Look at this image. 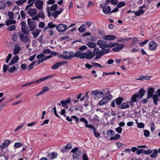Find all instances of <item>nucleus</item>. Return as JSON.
Masks as SVG:
<instances>
[{"instance_id":"obj_1","label":"nucleus","mask_w":160,"mask_h":160,"mask_svg":"<svg viewBox=\"0 0 160 160\" xmlns=\"http://www.w3.org/2000/svg\"><path fill=\"white\" fill-rule=\"evenodd\" d=\"M27 21L29 30L31 31H33L36 27V24L35 22L34 21H32L31 18H28Z\"/></svg>"},{"instance_id":"obj_2","label":"nucleus","mask_w":160,"mask_h":160,"mask_svg":"<svg viewBox=\"0 0 160 160\" xmlns=\"http://www.w3.org/2000/svg\"><path fill=\"white\" fill-rule=\"evenodd\" d=\"M72 152H73V158L77 159L79 158L82 154V152L78 150V148L77 147L72 149Z\"/></svg>"},{"instance_id":"obj_3","label":"nucleus","mask_w":160,"mask_h":160,"mask_svg":"<svg viewBox=\"0 0 160 160\" xmlns=\"http://www.w3.org/2000/svg\"><path fill=\"white\" fill-rule=\"evenodd\" d=\"M101 50H99V48L98 47L95 48L93 51V53L94 56H95L94 59H97L100 58L102 56V53L101 52Z\"/></svg>"},{"instance_id":"obj_4","label":"nucleus","mask_w":160,"mask_h":160,"mask_svg":"<svg viewBox=\"0 0 160 160\" xmlns=\"http://www.w3.org/2000/svg\"><path fill=\"white\" fill-rule=\"evenodd\" d=\"M64 9L61 8L58 11L56 10L48 14V17H50V16L53 17L54 18H56L63 11Z\"/></svg>"},{"instance_id":"obj_5","label":"nucleus","mask_w":160,"mask_h":160,"mask_svg":"<svg viewBox=\"0 0 160 160\" xmlns=\"http://www.w3.org/2000/svg\"><path fill=\"white\" fill-rule=\"evenodd\" d=\"M91 95H94L95 99H98L104 96V93L102 91H98L97 90L92 91Z\"/></svg>"},{"instance_id":"obj_6","label":"nucleus","mask_w":160,"mask_h":160,"mask_svg":"<svg viewBox=\"0 0 160 160\" xmlns=\"http://www.w3.org/2000/svg\"><path fill=\"white\" fill-rule=\"evenodd\" d=\"M68 29L66 25L64 24H60L56 27V29L58 32H63Z\"/></svg>"},{"instance_id":"obj_7","label":"nucleus","mask_w":160,"mask_h":160,"mask_svg":"<svg viewBox=\"0 0 160 160\" xmlns=\"http://www.w3.org/2000/svg\"><path fill=\"white\" fill-rule=\"evenodd\" d=\"M94 57L93 52H92L90 50H88L87 52L84 53V56L82 58H86L87 59H91Z\"/></svg>"},{"instance_id":"obj_8","label":"nucleus","mask_w":160,"mask_h":160,"mask_svg":"<svg viewBox=\"0 0 160 160\" xmlns=\"http://www.w3.org/2000/svg\"><path fill=\"white\" fill-rule=\"evenodd\" d=\"M97 44L101 48L104 49L108 48V44L104 40H99L97 42Z\"/></svg>"},{"instance_id":"obj_9","label":"nucleus","mask_w":160,"mask_h":160,"mask_svg":"<svg viewBox=\"0 0 160 160\" xmlns=\"http://www.w3.org/2000/svg\"><path fill=\"white\" fill-rule=\"evenodd\" d=\"M71 101V100L70 98H68L65 100L61 101V105L64 108H67V106L70 102Z\"/></svg>"},{"instance_id":"obj_10","label":"nucleus","mask_w":160,"mask_h":160,"mask_svg":"<svg viewBox=\"0 0 160 160\" xmlns=\"http://www.w3.org/2000/svg\"><path fill=\"white\" fill-rule=\"evenodd\" d=\"M84 56V53H83V51H80L79 50L78 51L74 54H73L72 57L73 58L75 57H78L80 59H84V58H82Z\"/></svg>"},{"instance_id":"obj_11","label":"nucleus","mask_w":160,"mask_h":160,"mask_svg":"<svg viewBox=\"0 0 160 160\" xmlns=\"http://www.w3.org/2000/svg\"><path fill=\"white\" fill-rule=\"evenodd\" d=\"M35 3V5L39 9H42L43 6V1L40 0H36Z\"/></svg>"},{"instance_id":"obj_12","label":"nucleus","mask_w":160,"mask_h":160,"mask_svg":"<svg viewBox=\"0 0 160 160\" xmlns=\"http://www.w3.org/2000/svg\"><path fill=\"white\" fill-rule=\"evenodd\" d=\"M148 47L150 49L154 50L156 49L157 44L154 41H152L149 42Z\"/></svg>"},{"instance_id":"obj_13","label":"nucleus","mask_w":160,"mask_h":160,"mask_svg":"<svg viewBox=\"0 0 160 160\" xmlns=\"http://www.w3.org/2000/svg\"><path fill=\"white\" fill-rule=\"evenodd\" d=\"M109 100V97L108 96H105L99 102L98 105L101 106L106 104L108 102Z\"/></svg>"},{"instance_id":"obj_14","label":"nucleus","mask_w":160,"mask_h":160,"mask_svg":"<svg viewBox=\"0 0 160 160\" xmlns=\"http://www.w3.org/2000/svg\"><path fill=\"white\" fill-rule=\"evenodd\" d=\"M20 38L21 41L23 42H28L29 40V38L28 36L23 33L20 35Z\"/></svg>"},{"instance_id":"obj_15","label":"nucleus","mask_w":160,"mask_h":160,"mask_svg":"<svg viewBox=\"0 0 160 160\" xmlns=\"http://www.w3.org/2000/svg\"><path fill=\"white\" fill-rule=\"evenodd\" d=\"M28 13L31 17L35 16L37 13V10L36 8H29L28 11Z\"/></svg>"},{"instance_id":"obj_16","label":"nucleus","mask_w":160,"mask_h":160,"mask_svg":"<svg viewBox=\"0 0 160 160\" xmlns=\"http://www.w3.org/2000/svg\"><path fill=\"white\" fill-rule=\"evenodd\" d=\"M88 127L89 128H90L92 129V130L93 132L94 135L95 137L98 138L100 137V133L99 132H96V128L94 126L92 125V126H90V127Z\"/></svg>"},{"instance_id":"obj_17","label":"nucleus","mask_w":160,"mask_h":160,"mask_svg":"<svg viewBox=\"0 0 160 160\" xmlns=\"http://www.w3.org/2000/svg\"><path fill=\"white\" fill-rule=\"evenodd\" d=\"M154 91L153 88H149L147 90V98L149 99L153 97L152 94Z\"/></svg>"},{"instance_id":"obj_18","label":"nucleus","mask_w":160,"mask_h":160,"mask_svg":"<svg viewBox=\"0 0 160 160\" xmlns=\"http://www.w3.org/2000/svg\"><path fill=\"white\" fill-rule=\"evenodd\" d=\"M54 76V75H50V76H48L44 77L43 78H40V79H38L37 80H36L35 81H32V83L33 84H34V83H39V82H41L44 81L50 78H51L52 76Z\"/></svg>"},{"instance_id":"obj_19","label":"nucleus","mask_w":160,"mask_h":160,"mask_svg":"<svg viewBox=\"0 0 160 160\" xmlns=\"http://www.w3.org/2000/svg\"><path fill=\"white\" fill-rule=\"evenodd\" d=\"M102 38L104 39L108 40H112L115 39V37L112 35H106L102 37Z\"/></svg>"},{"instance_id":"obj_20","label":"nucleus","mask_w":160,"mask_h":160,"mask_svg":"<svg viewBox=\"0 0 160 160\" xmlns=\"http://www.w3.org/2000/svg\"><path fill=\"white\" fill-rule=\"evenodd\" d=\"M146 92V91L144 89H141L138 92V93L137 94L138 98L139 99L142 98L145 94Z\"/></svg>"},{"instance_id":"obj_21","label":"nucleus","mask_w":160,"mask_h":160,"mask_svg":"<svg viewBox=\"0 0 160 160\" xmlns=\"http://www.w3.org/2000/svg\"><path fill=\"white\" fill-rule=\"evenodd\" d=\"M152 150V153L150 155V157L152 158H157L158 154V151L156 149H153Z\"/></svg>"},{"instance_id":"obj_22","label":"nucleus","mask_w":160,"mask_h":160,"mask_svg":"<svg viewBox=\"0 0 160 160\" xmlns=\"http://www.w3.org/2000/svg\"><path fill=\"white\" fill-rule=\"evenodd\" d=\"M124 46L123 44H121L120 45H118L115 47L113 48L112 50L114 52H118L122 49Z\"/></svg>"},{"instance_id":"obj_23","label":"nucleus","mask_w":160,"mask_h":160,"mask_svg":"<svg viewBox=\"0 0 160 160\" xmlns=\"http://www.w3.org/2000/svg\"><path fill=\"white\" fill-rule=\"evenodd\" d=\"M110 2L113 5H116L118 2V0H107L104 2V5H108Z\"/></svg>"},{"instance_id":"obj_24","label":"nucleus","mask_w":160,"mask_h":160,"mask_svg":"<svg viewBox=\"0 0 160 160\" xmlns=\"http://www.w3.org/2000/svg\"><path fill=\"white\" fill-rule=\"evenodd\" d=\"M57 155L56 153L53 152L52 154L49 153L47 155V157L50 160L56 158Z\"/></svg>"},{"instance_id":"obj_25","label":"nucleus","mask_w":160,"mask_h":160,"mask_svg":"<svg viewBox=\"0 0 160 160\" xmlns=\"http://www.w3.org/2000/svg\"><path fill=\"white\" fill-rule=\"evenodd\" d=\"M41 31V30L38 29H35L34 31H32V33L34 38H37L40 33Z\"/></svg>"},{"instance_id":"obj_26","label":"nucleus","mask_w":160,"mask_h":160,"mask_svg":"<svg viewBox=\"0 0 160 160\" xmlns=\"http://www.w3.org/2000/svg\"><path fill=\"white\" fill-rule=\"evenodd\" d=\"M18 59L19 58L18 56H16L15 57L13 58L9 63V65L11 66L13 64L15 63L18 61Z\"/></svg>"},{"instance_id":"obj_27","label":"nucleus","mask_w":160,"mask_h":160,"mask_svg":"<svg viewBox=\"0 0 160 160\" xmlns=\"http://www.w3.org/2000/svg\"><path fill=\"white\" fill-rule=\"evenodd\" d=\"M111 10V8L109 6H105L102 9L103 13L105 14H107L110 12Z\"/></svg>"},{"instance_id":"obj_28","label":"nucleus","mask_w":160,"mask_h":160,"mask_svg":"<svg viewBox=\"0 0 160 160\" xmlns=\"http://www.w3.org/2000/svg\"><path fill=\"white\" fill-rule=\"evenodd\" d=\"M20 46L18 45H15V48L14 49V52L13 54L14 55L17 54H18L20 52Z\"/></svg>"},{"instance_id":"obj_29","label":"nucleus","mask_w":160,"mask_h":160,"mask_svg":"<svg viewBox=\"0 0 160 160\" xmlns=\"http://www.w3.org/2000/svg\"><path fill=\"white\" fill-rule=\"evenodd\" d=\"M36 0H28V3L29 4L25 8V11L28 10L29 8L32 6Z\"/></svg>"},{"instance_id":"obj_30","label":"nucleus","mask_w":160,"mask_h":160,"mask_svg":"<svg viewBox=\"0 0 160 160\" xmlns=\"http://www.w3.org/2000/svg\"><path fill=\"white\" fill-rule=\"evenodd\" d=\"M80 121L83 122L85 123V127L87 128H88V127H90V126H92V125L91 124H89L88 125V122L87 119H85V118H81L80 119Z\"/></svg>"},{"instance_id":"obj_31","label":"nucleus","mask_w":160,"mask_h":160,"mask_svg":"<svg viewBox=\"0 0 160 160\" xmlns=\"http://www.w3.org/2000/svg\"><path fill=\"white\" fill-rule=\"evenodd\" d=\"M21 29L22 32L26 34H29V30L27 28V26L21 27Z\"/></svg>"},{"instance_id":"obj_32","label":"nucleus","mask_w":160,"mask_h":160,"mask_svg":"<svg viewBox=\"0 0 160 160\" xmlns=\"http://www.w3.org/2000/svg\"><path fill=\"white\" fill-rule=\"evenodd\" d=\"M123 98L122 97H119L115 100V103L117 105H120L122 103Z\"/></svg>"},{"instance_id":"obj_33","label":"nucleus","mask_w":160,"mask_h":160,"mask_svg":"<svg viewBox=\"0 0 160 160\" xmlns=\"http://www.w3.org/2000/svg\"><path fill=\"white\" fill-rule=\"evenodd\" d=\"M16 22L15 20H10V19H8L5 22V24L7 26H9L12 24H15Z\"/></svg>"},{"instance_id":"obj_34","label":"nucleus","mask_w":160,"mask_h":160,"mask_svg":"<svg viewBox=\"0 0 160 160\" xmlns=\"http://www.w3.org/2000/svg\"><path fill=\"white\" fill-rule=\"evenodd\" d=\"M153 101V103L154 104L157 105V101L159 100V98L157 95H153V97H152Z\"/></svg>"},{"instance_id":"obj_35","label":"nucleus","mask_w":160,"mask_h":160,"mask_svg":"<svg viewBox=\"0 0 160 160\" xmlns=\"http://www.w3.org/2000/svg\"><path fill=\"white\" fill-rule=\"evenodd\" d=\"M63 53L64 54L65 56H68L70 58V59L73 58L72 55L73 54V52L72 51L71 52H68L65 51L63 52Z\"/></svg>"},{"instance_id":"obj_36","label":"nucleus","mask_w":160,"mask_h":160,"mask_svg":"<svg viewBox=\"0 0 160 160\" xmlns=\"http://www.w3.org/2000/svg\"><path fill=\"white\" fill-rule=\"evenodd\" d=\"M129 107V106L127 102L122 103L121 105V108L122 109H127Z\"/></svg>"},{"instance_id":"obj_37","label":"nucleus","mask_w":160,"mask_h":160,"mask_svg":"<svg viewBox=\"0 0 160 160\" xmlns=\"http://www.w3.org/2000/svg\"><path fill=\"white\" fill-rule=\"evenodd\" d=\"M151 78V77L150 76H140L139 77V78L137 79L139 80H142L144 79L146 80H149Z\"/></svg>"},{"instance_id":"obj_38","label":"nucleus","mask_w":160,"mask_h":160,"mask_svg":"<svg viewBox=\"0 0 160 160\" xmlns=\"http://www.w3.org/2000/svg\"><path fill=\"white\" fill-rule=\"evenodd\" d=\"M86 29V26L85 24L81 25L78 28V30L81 32H83Z\"/></svg>"},{"instance_id":"obj_39","label":"nucleus","mask_w":160,"mask_h":160,"mask_svg":"<svg viewBox=\"0 0 160 160\" xmlns=\"http://www.w3.org/2000/svg\"><path fill=\"white\" fill-rule=\"evenodd\" d=\"M144 13V11L142 9H140L139 10L135 12V14L136 16H139L141 14H143Z\"/></svg>"},{"instance_id":"obj_40","label":"nucleus","mask_w":160,"mask_h":160,"mask_svg":"<svg viewBox=\"0 0 160 160\" xmlns=\"http://www.w3.org/2000/svg\"><path fill=\"white\" fill-rule=\"evenodd\" d=\"M6 5V3L3 1H0V9H4Z\"/></svg>"},{"instance_id":"obj_41","label":"nucleus","mask_w":160,"mask_h":160,"mask_svg":"<svg viewBox=\"0 0 160 160\" xmlns=\"http://www.w3.org/2000/svg\"><path fill=\"white\" fill-rule=\"evenodd\" d=\"M87 45L89 48H93L96 47V44L93 42H90L87 44Z\"/></svg>"},{"instance_id":"obj_42","label":"nucleus","mask_w":160,"mask_h":160,"mask_svg":"<svg viewBox=\"0 0 160 160\" xmlns=\"http://www.w3.org/2000/svg\"><path fill=\"white\" fill-rule=\"evenodd\" d=\"M142 150H143L142 151V153L145 154H151L152 152V150L150 149H148L146 150H145L143 149H142Z\"/></svg>"},{"instance_id":"obj_43","label":"nucleus","mask_w":160,"mask_h":160,"mask_svg":"<svg viewBox=\"0 0 160 160\" xmlns=\"http://www.w3.org/2000/svg\"><path fill=\"white\" fill-rule=\"evenodd\" d=\"M72 148V145L71 144H68L66 146V147H65V148L64 149H62V152H66V151L65 150L67 149H71Z\"/></svg>"},{"instance_id":"obj_44","label":"nucleus","mask_w":160,"mask_h":160,"mask_svg":"<svg viewBox=\"0 0 160 160\" xmlns=\"http://www.w3.org/2000/svg\"><path fill=\"white\" fill-rule=\"evenodd\" d=\"M16 28V26L15 25H11L9 26L7 30L8 31H11L13 30H15Z\"/></svg>"},{"instance_id":"obj_45","label":"nucleus","mask_w":160,"mask_h":160,"mask_svg":"<svg viewBox=\"0 0 160 160\" xmlns=\"http://www.w3.org/2000/svg\"><path fill=\"white\" fill-rule=\"evenodd\" d=\"M60 66V64L59 63V62H58L53 65L52 66V68L53 69H55L59 68Z\"/></svg>"},{"instance_id":"obj_46","label":"nucleus","mask_w":160,"mask_h":160,"mask_svg":"<svg viewBox=\"0 0 160 160\" xmlns=\"http://www.w3.org/2000/svg\"><path fill=\"white\" fill-rule=\"evenodd\" d=\"M138 98V96L137 95V93L133 95L131 98V100L133 102H137V98Z\"/></svg>"},{"instance_id":"obj_47","label":"nucleus","mask_w":160,"mask_h":160,"mask_svg":"<svg viewBox=\"0 0 160 160\" xmlns=\"http://www.w3.org/2000/svg\"><path fill=\"white\" fill-rule=\"evenodd\" d=\"M110 52V50L108 49H102L101 50V52L102 55H104Z\"/></svg>"},{"instance_id":"obj_48","label":"nucleus","mask_w":160,"mask_h":160,"mask_svg":"<svg viewBox=\"0 0 160 160\" xmlns=\"http://www.w3.org/2000/svg\"><path fill=\"white\" fill-rule=\"evenodd\" d=\"M58 5L57 4H53L50 8V10L52 11H56Z\"/></svg>"},{"instance_id":"obj_49","label":"nucleus","mask_w":160,"mask_h":160,"mask_svg":"<svg viewBox=\"0 0 160 160\" xmlns=\"http://www.w3.org/2000/svg\"><path fill=\"white\" fill-rule=\"evenodd\" d=\"M8 14L9 16V19L10 20L13 19V18L14 13L12 12H8Z\"/></svg>"},{"instance_id":"obj_50","label":"nucleus","mask_w":160,"mask_h":160,"mask_svg":"<svg viewBox=\"0 0 160 160\" xmlns=\"http://www.w3.org/2000/svg\"><path fill=\"white\" fill-rule=\"evenodd\" d=\"M25 11L22 10L20 12L21 16L23 19H24L25 18L26 13L25 12Z\"/></svg>"},{"instance_id":"obj_51","label":"nucleus","mask_w":160,"mask_h":160,"mask_svg":"<svg viewBox=\"0 0 160 160\" xmlns=\"http://www.w3.org/2000/svg\"><path fill=\"white\" fill-rule=\"evenodd\" d=\"M115 134V132L112 130H110L107 131L106 132V134L107 135H108L109 134L113 135Z\"/></svg>"},{"instance_id":"obj_52","label":"nucleus","mask_w":160,"mask_h":160,"mask_svg":"<svg viewBox=\"0 0 160 160\" xmlns=\"http://www.w3.org/2000/svg\"><path fill=\"white\" fill-rule=\"evenodd\" d=\"M22 145V144L21 142H18L17 143H15L14 144V146L15 148H19V147H21Z\"/></svg>"},{"instance_id":"obj_53","label":"nucleus","mask_w":160,"mask_h":160,"mask_svg":"<svg viewBox=\"0 0 160 160\" xmlns=\"http://www.w3.org/2000/svg\"><path fill=\"white\" fill-rule=\"evenodd\" d=\"M48 28L52 29L55 28L56 27V25L53 24L52 22H51L48 23Z\"/></svg>"},{"instance_id":"obj_54","label":"nucleus","mask_w":160,"mask_h":160,"mask_svg":"<svg viewBox=\"0 0 160 160\" xmlns=\"http://www.w3.org/2000/svg\"><path fill=\"white\" fill-rule=\"evenodd\" d=\"M8 65H7L5 64L3 65V71L4 72H6V71L9 69V67Z\"/></svg>"},{"instance_id":"obj_55","label":"nucleus","mask_w":160,"mask_h":160,"mask_svg":"<svg viewBox=\"0 0 160 160\" xmlns=\"http://www.w3.org/2000/svg\"><path fill=\"white\" fill-rule=\"evenodd\" d=\"M39 18H45V15L43 12H41L37 14Z\"/></svg>"},{"instance_id":"obj_56","label":"nucleus","mask_w":160,"mask_h":160,"mask_svg":"<svg viewBox=\"0 0 160 160\" xmlns=\"http://www.w3.org/2000/svg\"><path fill=\"white\" fill-rule=\"evenodd\" d=\"M132 39V38H121L120 40L119 41H122V42H124L128 41L131 40Z\"/></svg>"},{"instance_id":"obj_57","label":"nucleus","mask_w":160,"mask_h":160,"mask_svg":"<svg viewBox=\"0 0 160 160\" xmlns=\"http://www.w3.org/2000/svg\"><path fill=\"white\" fill-rule=\"evenodd\" d=\"M16 68L14 67H12L11 68H9L8 69V71L10 73H12L15 70H16Z\"/></svg>"},{"instance_id":"obj_58","label":"nucleus","mask_w":160,"mask_h":160,"mask_svg":"<svg viewBox=\"0 0 160 160\" xmlns=\"http://www.w3.org/2000/svg\"><path fill=\"white\" fill-rule=\"evenodd\" d=\"M58 57L60 58H63L64 59H67V60H69L70 59V58L68 56H65V55H60L58 56Z\"/></svg>"},{"instance_id":"obj_59","label":"nucleus","mask_w":160,"mask_h":160,"mask_svg":"<svg viewBox=\"0 0 160 160\" xmlns=\"http://www.w3.org/2000/svg\"><path fill=\"white\" fill-rule=\"evenodd\" d=\"M143 132L144 135L146 137H148L149 136L150 132L148 130H144Z\"/></svg>"},{"instance_id":"obj_60","label":"nucleus","mask_w":160,"mask_h":160,"mask_svg":"<svg viewBox=\"0 0 160 160\" xmlns=\"http://www.w3.org/2000/svg\"><path fill=\"white\" fill-rule=\"evenodd\" d=\"M125 4L124 2H120L118 4L117 7L118 8H120L124 6Z\"/></svg>"},{"instance_id":"obj_61","label":"nucleus","mask_w":160,"mask_h":160,"mask_svg":"<svg viewBox=\"0 0 160 160\" xmlns=\"http://www.w3.org/2000/svg\"><path fill=\"white\" fill-rule=\"evenodd\" d=\"M154 123L152 122L150 124V130L152 132L154 130Z\"/></svg>"},{"instance_id":"obj_62","label":"nucleus","mask_w":160,"mask_h":160,"mask_svg":"<svg viewBox=\"0 0 160 160\" xmlns=\"http://www.w3.org/2000/svg\"><path fill=\"white\" fill-rule=\"evenodd\" d=\"M115 130L118 133H120L122 132V128H121V127H119L116 128Z\"/></svg>"},{"instance_id":"obj_63","label":"nucleus","mask_w":160,"mask_h":160,"mask_svg":"<svg viewBox=\"0 0 160 160\" xmlns=\"http://www.w3.org/2000/svg\"><path fill=\"white\" fill-rule=\"evenodd\" d=\"M72 118H73L74 121L77 123H78L79 122V118L75 116H72L71 117Z\"/></svg>"},{"instance_id":"obj_64","label":"nucleus","mask_w":160,"mask_h":160,"mask_svg":"<svg viewBox=\"0 0 160 160\" xmlns=\"http://www.w3.org/2000/svg\"><path fill=\"white\" fill-rule=\"evenodd\" d=\"M144 126V124L143 123L140 122L138 123L137 126L139 128H143Z\"/></svg>"}]
</instances>
